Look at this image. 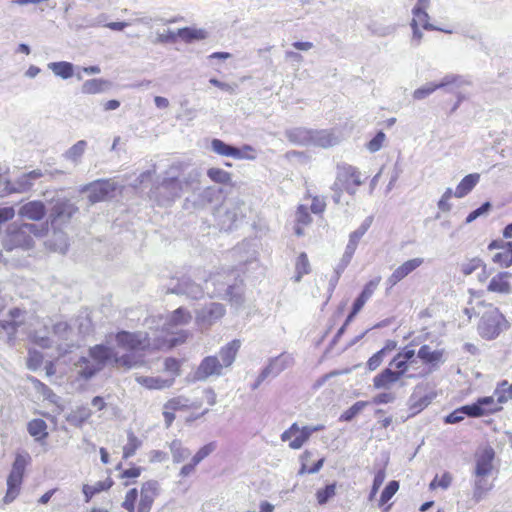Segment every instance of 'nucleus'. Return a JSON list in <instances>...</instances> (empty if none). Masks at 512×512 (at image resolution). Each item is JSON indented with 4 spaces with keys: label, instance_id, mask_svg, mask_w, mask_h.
Returning <instances> with one entry per match:
<instances>
[{
    "label": "nucleus",
    "instance_id": "obj_1",
    "mask_svg": "<svg viewBox=\"0 0 512 512\" xmlns=\"http://www.w3.org/2000/svg\"><path fill=\"white\" fill-rule=\"evenodd\" d=\"M112 362L113 366L132 368L138 361L131 354L118 356L114 350L104 344H97L88 349V353L75 363L78 375L89 380Z\"/></svg>",
    "mask_w": 512,
    "mask_h": 512
},
{
    "label": "nucleus",
    "instance_id": "obj_2",
    "mask_svg": "<svg viewBox=\"0 0 512 512\" xmlns=\"http://www.w3.org/2000/svg\"><path fill=\"white\" fill-rule=\"evenodd\" d=\"M241 342L232 340L223 346L219 351V357L210 355L204 357L192 374L195 382H204L211 377H220L225 374V369L232 366L240 349Z\"/></svg>",
    "mask_w": 512,
    "mask_h": 512
},
{
    "label": "nucleus",
    "instance_id": "obj_3",
    "mask_svg": "<svg viewBox=\"0 0 512 512\" xmlns=\"http://www.w3.org/2000/svg\"><path fill=\"white\" fill-rule=\"evenodd\" d=\"M205 290L210 297L229 300L232 305L240 306L243 302V289L237 282L234 270L218 272L205 280Z\"/></svg>",
    "mask_w": 512,
    "mask_h": 512
},
{
    "label": "nucleus",
    "instance_id": "obj_4",
    "mask_svg": "<svg viewBox=\"0 0 512 512\" xmlns=\"http://www.w3.org/2000/svg\"><path fill=\"white\" fill-rule=\"evenodd\" d=\"M115 340L118 347L132 353L145 350H160L176 346V341L173 338L159 337L156 334L151 337L149 333L142 331H120L115 335Z\"/></svg>",
    "mask_w": 512,
    "mask_h": 512
},
{
    "label": "nucleus",
    "instance_id": "obj_5",
    "mask_svg": "<svg viewBox=\"0 0 512 512\" xmlns=\"http://www.w3.org/2000/svg\"><path fill=\"white\" fill-rule=\"evenodd\" d=\"M184 170L185 167L182 162L173 163L166 171V177L152 189V198L159 205H169L182 195L184 186L179 176Z\"/></svg>",
    "mask_w": 512,
    "mask_h": 512
},
{
    "label": "nucleus",
    "instance_id": "obj_6",
    "mask_svg": "<svg viewBox=\"0 0 512 512\" xmlns=\"http://www.w3.org/2000/svg\"><path fill=\"white\" fill-rule=\"evenodd\" d=\"M362 174L354 166L341 163L336 168V178L331 186L333 192L332 199L335 204L341 203V197L343 191H346L350 195H354L357 188L362 185Z\"/></svg>",
    "mask_w": 512,
    "mask_h": 512
},
{
    "label": "nucleus",
    "instance_id": "obj_7",
    "mask_svg": "<svg viewBox=\"0 0 512 512\" xmlns=\"http://www.w3.org/2000/svg\"><path fill=\"white\" fill-rule=\"evenodd\" d=\"M191 320H192L191 313L187 309H185L183 307H179L178 309L173 311L166 318H164L163 316H158V317L153 316V317L146 319V325L149 327L150 330L155 329V332H157L158 329L161 327V331L158 336L168 338V339L173 338V339H175L176 345H177L179 342L184 341V337H182V339H180V340L177 339L176 337H174V334H175L174 328H176L178 326L186 325Z\"/></svg>",
    "mask_w": 512,
    "mask_h": 512
},
{
    "label": "nucleus",
    "instance_id": "obj_8",
    "mask_svg": "<svg viewBox=\"0 0 512 512\" xmlns=\"http://www.w3.org/2000/svg\"><path fill=\"white\" fill-rule=\"evenodd\" d=\"M46 225L24 223L12 224L7 230L4 245L7 249L30 248L33 245V236L41 237L47 232Z\"/></svg>",
    "mask_w": 512,
    "mask_h": 512
},
{
    "label": "nucleus",
    "instance_id": "obj_9",
    "mask_svg": "<svg viewBox=\"0 0 512 512\" xmlns=\"http://www.w3.org/2000/svg\"><path fill=\"white\" fill-rule=\"evenodd\" d=\"M30 461L28 453L17 454L13 462L11 471L7 478V492L3 498L5 504L13 502L19 495L24 472Z\"/></svg>",
    "mask_w": 512,
    "mask_h": 512
},
{
    "label": "nucleus",
    "instance_id": "obj_10",
    "mask_svg": "<svg viewBox=\"0 0 512 512\" xmlns=\"http://www.w3.org/2000/svg\"><path fill=\"white\" fill-rule=\"evenodd\" d=\"M507 327L504 316L497 308H494L483 314L478 325V332L482 338L492 340Z\"/></svg>",
    "mask_w": 512,
    "mask_h": 512
},
{
    "label": "nucleus",
    "instance_id": "obj_11",
    "mask_svg": "<svg viewBox=\"0 0 512 512\" xmlns=\"http://www.w3.org/2000/svg\"><path fill=\"white\" fill-rule=\"evenodd\" d=\"M117 184L112 179H99L80 187V193H88V202L94 205L114 196Z\"/></svg>",
    "mask_w": 512,
    "mask_h": 512
},
{
    "label": "nucleus",
    "instance_id": "obj_12",
    "mask_svg": "<svg viewBox=\"0 0 512 512\" xmlns=\"http://www.w3.org/2000/svg\"><path fill=\"white\" fill-rule=\"evenodd\" d=\"M244 203L239 200H229L218 210L217 217L221 230L230 231L237 227V223L243 219Z\"/></svg>",
    "mask_w": 512,
    "mask_h": 512
},
{
    "label": "nucleus",
    "instance_id": "obj_13",
    "mask_svg": "<svg viewBox=\"0 0 512 512\" xmlns=\"http://www.w3.org/2000/svg\"><path fill=\"white\" fill-rule=\"evenodd\" d=\"M42 176V171L36 169L22 174L14 182L4 180L3 188H0V197L3 198L13 193L28 192L34 186V182Z\"/></svg>",
    "mask_w": 512,
    "mask_h": 512
},
{
    "label": "nucleus",
    "instance_id": "obj_14",
    "mask_svg": "<svg viewBox=\"0 0 512 512\" xmlns=\"http://www.w3.org/2000/svg\"><path fill=\"white\" fill-rule=\"evenodd\" d=\"M78 210L79 208L69 199H57L49 213L52 227L60 228L67 224Z\"/></svg>",
    "mask_w": 512,
    "mask_h": 512
},
{
    "label": "nucleus",
    "instance_id": "obj_15",
    "mask_svg": "<svg viewBox=\"0 0 512 512\" xmlns=\"http://www.w3.org/2000/svg\"><path fill=\"white\" fill-rule=\"evenodd\" d=\"M204 289L195 283L190 277L172 278L167 285V293L185 295L191 299H200L204 295Z\"/></svg>",
    "mask_w": 512,
    "mask_h": 512
},
{
    "label": "nucleus",
    "instance_id": "obj_16",
    "mask_svg": "<svg viewBox=\"0 0 512 512\" xmlns=\"http://www.w3.org/2000/svg\"><path fill=\"white\" fill-rule=\"evenodd\" d=\"M225 314V307L220 303H210L199 309L196 313V321L202 326H211Z\"/></svg>",
    "mask_w": 512,
    "mask_h": 512
},
{
    "label": "nucleus",
    "instance_id": "obj_17",
    "mask_svg": "<svg viewBox=\"0 0 512 512\" xmlns=\"http://www.w3.org/2000/svg\"><path fill=\"white\" fill-rule=\"evenodd\" d=\"M494 458V451L492 448L485 449L476 460L475 474L478 479L475 482L476 491L486 489L483 485L482 477L490 474L492 470V461Z\"/></svg>",
    "mask_w": 512,
    "mask_h": 512
},
{
    "label": "nucleus",
    "instance_id": "obj_18",
    "mask_svg": "<svg viewBox=\"0 0 512 512\" xmlns=\"http://www.w3.org/2000/svg\"><path fill=\"white\" fill-rule=\"evenodd\" d=\"M158 491L159 483L157 481L150 480L143 483L137 512H150Z\"/></svg>",
    "mask_w": 512,
    "mask_h": 512
},
{
    "label": "nucleus",
    "instance_id": "obj_19",
    "mask_svg": "<svg viewBox=\"0 0 512 512\" xmlns=\"http://www.w3.org/2000/svg\"><path fill=\"white\" fill-rule=\"evenodd\" d=\"M422 263V258H413L404 262L402 265L397 267L393 271V273L387 278V285H389V287L392 288L398 282H400L402 279H404L406 276H408L410 273L416 270L420 265H422Z\"/></svg>",
    "mask_w": 512,
    "mask_h": 512
},
{
    "label": "nucleus",
    "instance_id": "obj_20",
    "mask_svg": "<svg viewBox=\"0 0 512 512\" xmlns=\"http://www.w3.org/2000/svg\"><path fill=\"white\" fill-rule=\"evenodd\" d=\"M25 315V311L19 308H14L9 311L7 319L0 320V326L9 336H11L24 324Z\"/></svg>",
    "mask_w": 512,
    "mask_h": 512
},
{
    "label": "nucleus",
    "instance_id": "obj_21",
    "mask_svg": "<svg viewBox=\"0 0 512 512\" xmlns=\"http://www.w3.org/2000/svg\"><path fill=\"white\" fill-rule=\"evenodd\" d=\"M428 8L429 7L414 6L412 8L413 18L410 23V26L422 27L423 29L428 30V31H433V30L443 31V29H440V28L432 25L429 22L430 17L427 13ZM444 32L451 33V31H449V30H444Z\"/></svg>",
    "mask_w": 512,
    "mask_h": 512
},
{
    "label": "nucleus",
    "instance_id": "obj_22",
    "mask_svg": "<svg viewBox=\"0 0 512 512\" xmlns=\"http://www.w3.org/2000/svg\"><path fill=\"white\" fill-rule=\"evenodd\" d=\"M443 355L444 350H432L427 344L422 345L417 352V357L425 364L431 365L433 369L438 368L439 364L444 363Z\"/></svg>",
    "mask_w": 512,
    "mask_h": 512
},
{
    "label": "nucleus",
    "instance_id": "obj_23",
    "mask_svg": "<svg viewBox=\"0 0 512 512\" xmlns=\"http://www.w3.org/2000/svg\"><path fill=\"white\" fill-rule=\"evenodd\" d=\"M18 214L29 220L39 221L45 216L46 208L41 201H30L20 207Z\"/></svg>",
    "mask_w": 512,
    "mask_h": 512
},
{
    "label": "nucleus",
    "instance_id": "obj_24",
    "mask_svg": "<svg viewBox=\"0 0 512 512\" xmlns=\"http://www.w3.org/2000/svg\"><path fill=\"white\" fill-rule=\"evenodd\" d=\"M510 276L511 274L509 272H500L492 277L487 287L488 291L505 295L511 294L512 285L508 281Z\"/></svg>",
    "mask_w": 512,
    "mask_h": 512
},
{
    "label": "nucleus",
    "instance_id": "obj_25",
    "mask_svg": "<svg viewBox=\"0 0 512 512\" xmlns=\"http://www.w3.org/2000/svg\"><path fill=\"white\" fill-rule=\"evenodd\" d=\"M112 88V82L103 78L86 80L81 86V92L86 95L104 93Z\"/></svg>",
    "mask_w": 512,
    "mask_h": 512
},
{
    "label": "nucleus",
    "instance_id": "obj_26",
    "mask_svg": "<svg viewBox=\"0 0 512 512\" xmlns=\"http://www.w3.org/2000/svg\"><path fill=\"white\" fill-rule=\"evenodd\" d=\"M339 138L329 130H313L310 146L328 148L338 144Z\"/></svg>",
    "mask_w": 512,
    "mask_h": 512
},
{
    "label": "nucleus",
    "instance_id": "obj_27",
    "mask_svg": "<svg viewBox=\"0 0 512 512\" xmlns=\"http://www.w3.org/2000/svg\"><path fill=\"white\" fill-rule=\"evenodd\" d=\"M185 170L184 172H181L180 175H183V178L180 179L184 186V192L195 189L199 182L201 177V172L196 167H189L187 164L183 163Z\"/></svg>",
    "mask_w": 512,
    "mask_h": 512
},
{
    "label": "nucleus",
    "instance_id": "obj_28",
    "mask_svg": "<svg viewBox=\"0 0 512 512\" xmlns=\"http://www.w3.org/2000/svg\"><path fill=\"white\" fill-rule=\"evenodd\" d=\"M399 379V374H396L390 368H385L374 377L373 385L376 389H389L391 385L396 383Z\"/></svg>",
    "mask_w": 512,
    "mask_h": 512
},
{
    "label": "nucleus",
    "instance_id": "obj_29",
    "mask_svg": "<svg viewBox=\"0 0 512 512\" xmlns=\"http://www.w3.org/2000/svg\"><path fill=\"white\" fill-rule=\"evenodd\" d=\"M312 131L313 130L299 127L288 130L286 132V136L289 139V141L295 144L310 146L312 139Z\"/></svg>",
    "mask_w": 512,
    "mask_h": 512
},
{
    "label": "nucleus",
    "instance_id": "obj_30",
    "mask_svg": "<svg viewBox=\"0 0 512 512\" xmlns=\"http://www.w3.org/2000/svg\"><path fill=\"white\" fill-rule=\"evenodd\" d=\"M436 84L438 89H445L446 92H454L455 89L468 85L469 82L460 75L447 74Z\"/></svg>",
    "mask_w": 512,
    "mask_h": 512
},
{
    "label": "nucleus",
    "instance_id": "obj_31",
    "mask_svg": "<svg viewBox=\"0 0 512 512\" xmlns=\"http://www.w3.org/2000/svg\"><path fill=\"white\" fill-rule=\"evenodd\" d=\"M112 485H113V480L111 478H107L104 481H98L94 485L84 484L82 486V492L85 497V502L89 503L93 496H95L96 494H98L102 491H106V490L110 489L112 487Z\"/></svg>",
    "mask_w": 512,
    "mask_h": 512
},
{
    "label": "nucleus",
    "instance_id": "obj_32",
    "mask_svg": "<svg viewBox=\"0 0 512 512\" xmlns=\"http://www.w3.org/2000/svg\"><path fill=\"white\" fill-rule=\"evenodd\" d=\"M47 67L54 73L55 76L64 80H67L74 75V65L71 62H50L48 63Z\"/></svg>",
    "mask_w": 512,
    "mask_h": 512
},
{
    "label": "nucleus",
    "instance_id": "obj_33",
    "mask_svg": "<svg viewBox=\"0 0 512 512\" xmlns=\"http://www.w3.org/2000/svg\"><path fill=\"white\" fill-rule=\"evenodd\" d=\"M479 178V174L476 173L465 176L457 185L454 196L457 198L466 196L476 186Z\"/></svg>",
    "mask_w": 512,
    "mask_h": 512
},
{
    "label": "nucleus",
    "instance_id": "obj_34",
    "mask_svg": "<svg viewBox=\"0 0 512 512\" xmlns=\"http://www.w3.org/2000/svg\"><path fill=\"white\" fill-rule=\"evenodd\" d=\"M381 277H376L375 279L369 281L363 288L360 295L355 299L353 306L356 309L361 310L368 299L373 295L376 290L378 284L380 283Z\"/></svg>",
    "mask_w": 512,
    "mask_h": 512
},
{
    "label": "nucleus",
    "instance_id": "obj_35",
    "mask_svg": "<svg viewBox=\"0 0 512 512\" xmlns=\"http://www.w3.org/2000/svg\"><path fill=\"white\" fill-rule=\"evenodd\" d=\"M92 415V411L86 406L77 407L66 417V420L75 427H81Z\"/></svg>",
    "mask_w": 512,
    "mask_h": 512
},
{
    "label": "nucleus",
    "instance_id": "obj_36",
    "mask_svg": "<svg viewBox=\"0 0 512 512\" xmlns=\"http://www.w3.org/2000/svg\"><path fill=\"white\" fill-rule=\"evenodd\" d=\"M293 363V358L289 354H281L275 358H273L267 367L270 369L272 376H277L283 370L290 367Z\"/></svg>",
    "mask_w": 512,
    "mask_h": 512
},
{
    "label": "nucleus",
    "instance_id": "obj_37",
    "mask_svg": "<svg viewBox=\"0 0 512 512\" xmlns=\"http://www.w3.org/2000/svg\"><path fill=\"white\" fill-rule=\"evenodd\" d=\"M212 150L222 156L228 157H241V153L238 151V148L229 144H226L220 139H213L211 142Z\"/></svg>",
    "mask_w": 512,
    "mask_h": 512
},
{
    "label": "nucleus",
    "instance_id": "obj_38",
    "mask_svg": "<svg viewBox=\"0 0 512 512\" xmlns=\"http://www.w3.org/2000/svg\"><path fill=\"white\" fill-rule=\"evenodd\" d=\"M169 448L174 463L184 462L191 455V451L187 447H184L182 442L178 439L173 440L169 444Z\"/></svg>",
    "mask_w": 512,
    "mask_h": 512
},
{
    "label": "nucleus",
    "instance_id": "obj_39",
    "mask_svg": "<svg viewBox=\"0 0 512 512\" xmlns=\"http://www.w3.org/2000/svg\"><path fill=\"white\" fill-rule=\"evenodd\" d=\"M86 148H87V142L85 140H79L74 145H72L63 154V156L65 157V159L73 162L74 164H78L80 162V159L83 156Z\"/></svg>",
    "mask_w": 512,
    "mask_h": 512
},
{
    "label": "nucleus",
    "instance_id": "obj_40",
    "mask_svg": "<svg viewBox=\"0 0 512 512\" xmlns=\"http://www.w3.org/2000/svg\"><path fill=\"white\" fill-rule=\"evenodd\" d=\"M27 430L36 440H41L48 436L47 424L42 419L31 420L27 425Z\"/></svg>",
    "mask_w": 512,
    "mask_h": 512
},
{
    "label": "nucleus",
    "instance_id": "obj_41",
    "mask_svg": "<svg viewBox=\"0 0 512 512\" xmlns=\"http://www.w3.org/2000/svg\"><path fill=\"white\" fill-rule=\"evenodd\" d=\"M177 37L181 38L183 41L187 43H191L194 40L205 39L206 32L202 29L184 27L177 30Z\"/></svg>",
    "mask_w": 512,
    "mask_h": 512
},
{
    "label": "nucleus",
    "instance_id": "obj_42",
    "mask_svg": "<svg viewBox=\"0 0 512 512\" xmlns=\"http://www.w3.org/2000/svg\"><path fill=\"white\" fill-rule=\"evenodd\" d=\"M296 275L294 276L295 282H300L302 277L311 272L308 256L305 252L300 253L295 265Z\"/></svg>",
    "mask_w": 512,
    "mask_h": 512
},
{
    "label": "nucleus",
    "instance_id": "obj_43",
    "mask_svg": "<svg viewBox=\"0 0 512 512\" xmlns=\"http://www.w3.org/2000/svg\"><path fill=\"white\" fill-rule=\"evenodd\" d=\"M480 406L482 407L483 414H490L498 412L502 409V403L498 402V398L495 400L494 396H487L478 399Z\"/></svg>",
    "mask_w": 512,
    "mask_h": 512
},
{
    "label": "nucleus",
    "instance_id": "obj_44",
    "mask_svg": "<svg viewBox=\"0 0 512 512\" xmlns=\"http://www.w3.org/2000/svg\"><path fill=\"white\" fill-rule=\"evenodd\" d=\"M207 175L215 183L229 184L231 182V174L220 168L208 169Z\"/></svg>",
    "mask_w": 512,
    "mask_h": 512
},
{
    "label": "nucleus",
    "instance_id": "obj_45",
    "mask_svg": "<svg viewBox=\"0 0 512 512\" xmlns=\"http://www.w3.org/2000/svg\"><path fill=\"white\" fill-rule=\"evenodd\" d=\"M336 495V483H331L316 492V499L319 505L326 504Z\"/></svg>",
    "mask_w": 512,
    "mask_h": 512
},
{
    "label": "nucleus",
    "instance_id": "obj_46",
    "mask_svg": "<svg viewBox=\"0 0 512 512\" xmlns=\"http://www.w3.org/2000/svg\"><path fill=\"white\" fill-rule=\"evenodd\" d=\"M367 401H358L354 403L349 409L343 412L339 418L340 421L349 422L356 417L366 406Z\"/></svg>",
    "mask_w": 512,
    "mask_h": 512
},
{
    "label": "nucleus",
    "instance_id": "obj_47",
    "mask_svg": "<svg viewBox=\"0 0 512 512\" xmlns=\"http://www.w3.org/2000/svg\"><path fill=\"white\" fill-rule=\"evenodd\" d=\"M143 383L150 389H163L172 386L173 378L162 379L160 377H146L143 379Z\"/></svg>",
    "mask_w": 512,
    "mask_h": 512
},
{
    "label": "nucleus",
    "instance_id": "obj_48",
    "mask_svg": "<svg viewBox=\"0 0 512 512\" xmlns=\"http://www.w3.org/2000/svg\"><path fill=\"white\" fill-rule=\"evenodd\" d=\"M495 396L498 397L499 403H506L512 399V384H508L507 381L501 382L495 390Z\"/></svg>",
    "mask_w": 512,
    "mask_h": 512
},
{
    "label": "nucleus",
    "instance_id": "obj_49",
    "mask_svg": "<svg viewBox=\"0 0 512 512\" xmlns=\"http://www.w3.org/2000/svg\"><path fill=\"white\" fill-rule=\"evenodd\" d=\"M140 445L141 442L139 439L132 432H130L128 434V442L123 448V457L125 459L132 457Z\"/></svg>",
    "mask_w": 512,
    "mask_h": 512
},
{
    "label": "nucleus",
    "instance_id": "obj_50",
    "mask_svg": "<svg viewBox=\"0 0 512 512\" xmlns=\"http://www.w3.org/2000/svg\"><path fill=\"white\" fill-rule=\"evenodd\" d=\"M399 482L396 480L390 481L381 493L379 505L383 506L386 504L398 491Z\"/></svg>",
    "mask_w": 512,
    "mask_h": 512
},
{
    "label": "nucleus",
    "instance_id": "obj_51",
    "mask_svg": "<svg viewBox=\"0 0 512 512\" xmlns=\"http://www.w3.org/2000/svg\"><path fill=\"white\" fill-rule=\"evenodd\" d=\"M311 433L309 430V426H304L300 429L299 435L296 436L292 441L289 443V447L291 449H300L303 444L308 441V439L311 437Z\"/></svg>",
    "mask_w": 512,
    "mask_h": 512
},
{
    "label": "nucleus",
    "instance_id": "obj_52",
    "mask_svg": "<svg viewBox=\"0 0 512 512\" xmlns=\"http://www.w3.org/2000/svg\"><path fill=\"white\" fill-rule=\"evenodd\" d=\"M492 261L501 267H510L512 265V252L510 249L505 248L502 251L497 252Z\"/></svg>",
    "mask_w": 512,
    "mask_h": 512
},
{
    "label": "nucleus",
    "instance_id": "obj_53",
    "mask_svg": "<svg viewBox=\"0 0 512 512\" xmlns=\"http://www.w3.org/2000/svg\"><path fill=\"white\" fill-rule=\"evenodd\" d=\"M372 224V217H367L362 224L349 235V240L358 245L360 239L365 235Z\"/></svg>",
    "mask_w": 512,
    "mask_h": 512
},
{
    "label": "nucleus",
    "instance_id": "obj_54",
    "mask_svg": "<svg viewBox=\"0 0 512 512\" xmlns=\"http://www.w3.org/2000/svg\"><path fill=\"white\" fill-rule=\"evenodd\" d=\"M438 89V86L434 82H429L416 89L413 92V98L415 100H422L431 95L434 91Z\"/></svg>",
    "mask_w": 512,
    "mask_h": 512
},
{
    "label": "nucleus",
    "instance_id": "obj_55",
    "mask_svg": "<svg viewBox=\"0 0 512 512\" xmlns=\"http://www.w3.org/2000/svg\"><path fill=\"white\" fill-rule=\"evenodd\" d=\"M216 449V442H210L201 447L192 457V460L198 465L202 460L208 457Z\"/></svg>",
    "mask_w": 512,
    "mask_h": 512
},
{
    "label": "nucleus",
    "instance_id": "obj_56",
    "mask_svg": "<svg viewBox=\"0 0 512 512\" xmlns=\"http://www.w3.org/2000/svg\"><path fill=\"white\" fill-rule=\"evenodd\" d=\"M53 333L62 340H69L72 334L71 327L66 322H58L53 325Z\"/></svg>",
    "mask_w": 512,
    "mask_h": 512
},
{
    "label": "nucleus",
    "instance_id": "obj_57",
    "mask_svg": "<svg viewBox=\"0 0 512 512\" xmlns=\"http://www.w3.org/2000/svg\"><path fill=\"white\" fill-rule=\"evenodd\" d=\"M188 402H189V400L187 398L176 397V398L170 399L164 405V408L166 410H171V411L183 410V409H187L189 407Z\"/></svg>",
    "mask_w": 512,
    "mask_h": 512
},
{
    "label": "nucleus",
    "instance_id": "obj_58",
    "mask_svg": "<svg viewBox=\"0 0 512 512\" xmlns=\"http://www.w3.org/2000/svg\"><path fill=\"white\" fill-rule=\"evenodd\" d=\"M386 140V135L383 131L377 132V134L367 143L366 147L371 153L379 151L383 143Z\"/></svg>",
    "mask_w": 512,
    "mask_h": 512
},
{
    "label": "nucleus",
    "instance_id": "obj_59",
    "mask_svg": "<svg viewBox=\"0 0 512 512\" xmlns=\"http://www.w3.org/2000/svg\"><path fill=\"white\" fill-rule=\"evenodd\" d=\"M409 362L399 357L397 354L393 357L390 362V366H394L396 370L394 371L396 374H399V378H402L406 375V372L409 367Z\"/></svg>",
    "mask_w": 512,
    "mask_h": 512
},
{
    "label": "nucleus",
    "instance_id": "obj_60",
    "mask_svg": "<svg viewBox=\"0 0 512 512\" xmlns=\"http://www.w3.org/2000/svg\"><path fill=\"white\" fill-rule=\"evenodd\" d=\"M138 498V490L136 488L130 489L125 496L122 507L128 512H135V502Z\"/></svg>",
    "mask_w": 512,
    "mask_h": 512
},
{
    "label": "nucleus",
    "instance_id": "obj_61",
    "mask_svg": "<svg viewBox=\"0 0 512 512\" xmlns=\"http://www.w3.org/2000/svg\"><path fill=\"white\" fill-rule=\"evenodd\" d=\"M452 482V476L450 473L445 472L440 477L436 476L430 483V489H435L440 487L442 489H447Z\"/></svg>",
    "mask_w": 512,
    "mask_h": 512
},
{
    "label": "nucleus",
    "instance_id": "obj_62",
    "mask_svg": "<svg viewBox=\"0 0 512 512\" xmlns=\"http://www.w3.org/2000/svg\"><path fill=\"white\" fill-rule=\"evenodd\" d=\"M43 361V355L36 350H29L28 359H27V367L30 370H37Z\"/></svg>",
    "mask_w": 512,
    "mask_h": 512
},
{
    "label": "nucleus",
    "instance_id": "obj_63",
    "mask_svg": "<svg viewBox=\"0 0 512 512\" xmlns=\"http://www.w3.org/2000/svg\"><path fill=\"white\" fill-rule=\"evenodd\" d=\"M386 477V473L384 469H379L374 476L373 485L369 494V499L372 500L377 494L379 488L383 484Z\"/></svg>",
    "mask_w": 512,
    "mask_h": 512
},
{
    "label": "nucleus",
    "instance_id": "obj_64",
    "mask_svg": "<svg viewBox=\"0 0 512 512\" xmlns=\"http://www.w3.org/2000/svg\"><path fill=\"white\" fill-rule=\"evenodd\" d=\"M385 357H386V354L384 353V351H382L381 349L379 351H377L375 354H373L369 358V360L367 362L368 369L370 371L376 370L381 365V363L383 362Z\"/></svg>",
    "mask_w": 512,
    "mask_h": 512
}]
</instances>
